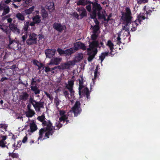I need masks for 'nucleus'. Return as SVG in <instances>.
I'll list each match as a JSON object with an SVG mask.
<instances>
[{
  "label": "nucleus",
  "mask_w": 160,
  "mask_h": 160,
  "mask_svg": "<svg viewBox=\"0 0 160 160\" xmlns=\"http://www.w3.org/2000/svg\"><path fill=\"white\" fill-rule=\"evenodd\" d=\"M47 131L45 130L44 128H42L39 130V136L38 138V140H39L42 139L43 134L45 133V132H46Z\"/></svg>",
  "instance_id": "27"
},
{
  "label": "nucleus",
  "mask_w": 160,
  "mask_h": 160,
  "mask_svg": "<svg viewBox=\"0 0 160 160\" xmlns=\"http://www.w3.org/2000/svg\"><path fill=\"white\" fill-rule=\"evenodd\" d=\"M37 36L36 34L34 33H30L26 41V43L29 46L36 44L37 42Z\"/></svg>",
  "instance_id": "5"
},
{
  "label": "nucleus",
  "mask_w": 160,
  "mask_h": 160,
  "mask_svg": "<svg viewBox=\"0 0 160 160\" xmlns=\"http://www.w3.org/2000/svg\"><path fill=\"white\" fill-rule=\"evenodd\" d=\"M3 32H5L8 36L9 35L10 36V29H8V28H6L5 29Z\"/></svg>",
  "instance_id": "48"
},
{
  "label": "nucleus",
  "mask_w": 160,
  "mask_h": 160,
  "mask_svg": "<svg viewBox=\"0 0 160 160\" xmlns=\"http://www.w3.org/2000/svg\"><path fill=\"white\" fill-rule=\"evenodd\" d=\"M59 115L60 117L64 115L65 114L66 112L64 110H60L59 111Z\"/></svg>",
  "instance_id": "57"
},
{
  "label": "nucleus",
  "mask_w": 160,
  "mask_h": 160,
  "mask_svg": "<svg viewBox=\"0 0 160 160\" xmlns=\"http://www.w3.org/2000/svg\"><path fill=\"white\" fill-rule=\"evenodd\" d=\"M4 72L8 76L10 77L11 76L13 73V70L11 69L10 68H7L6 69L4 70Z\"/></svg>",
  "instance_id": "30"
},
{
  "label": "nucleus",
  "mask_w": 160,
  "mask_h": 160,
  "mask_svg": "<svg viewBox=\"0 0 160 160\" xmlns=\"http://www.w3.org/2000/svg\"><path fill=\"white\" fill-rule=\"evenodd\" d=\"M10 31L14 33L19 34L20 33V30L17 28V26L14 23H10L8 26Z\"/></svg>",
  "instance_id": "11"
},
{
  "label": "nucleus",
  "mask_w": 160,
  "mask_h": 160,
  "mask_svg": "<svg viewBox=\"0 0 160 160\" xmlns=\"http://www.w3.org/2000/svg\"><path fill=\"white\" fill-rule=\"evenodd\" d=\"M7 136H2L0 135V147L4 148L7 147L6 145L7 142L5 141L7 139Z\"/></svg>",
  "instance_id": "13"
},
{
  "label": "nucleus",
  "mask_w": 160,
  "mask_h": 160,
  "mask_svg": "<svg viewBox=\"0 0 160 160\" xmlns=\"http://www.w3.org/2000/svg\"><path fill=\"white\" fill-rule=\"evenodd\" d=\"M137 22H138L137 20H135V21H133L132 25L137 28L138 26V24L137 23Z\"/></svg>",
  "instance_id": "60"
},
{
  "label": "nucleus",
  "mask_w": 160,
  "mask_h": 160,
  "mask_svg": "<svg viewBox=\"0 0 160 160\" xmlns=\"http://www.w3.org/2000/svg\"><path fill=\"white\" fill-rule=\"evenodd\" d=\"M36 101L33 99V98L31 97L29 99V102L32 104V105L34 104Z\"/></svg>",
  "instance_id": "50"
},
{
  "label": "nucleus",
  "mask_w": 160,
  "mask_h": 160,
  "mask_svg": "<svg viewBox=\"0 0 160 160\" xmlns=\"http://www.w3.org/2000/svg\"><path fill=\"white\" fill-rule=\"evenodd\" d=\"M137 19L136 20H137L138 22L140 24L142 22V20L145 19V16L139 15L137 16Z\"/></svg>",
  "instance_id": "37"
},
{
  "label": "nucleus",
  "mask_w": 160,
  "mask_h": 160,
  "mask_svg": "<svg viewBox=\"0 0 160 160\" xmlns=\"http://www.w3.org/2000/svg\"><path fill=\"white\" fill-rule=\"evenodd\" d=\"M36 111L37 112H40L41 108H44V102L40 101H36L33 105Z\"/></svg>",
  "instance_id": "8"
},
{
  "label": "nucleus",
  "mask_w": 160,
  "mask_h": 160,
  "mask_svg": "<svg viewBox=\"0 0 160 160\" xmlns=\"http://www.w3.org/2000/svg\"><path fill=\"white\" fill-rule=\"evenodd\" d=\"M82 58L83 55L82 54H78L75 57V60L77 62L79 61L82 59Z\"/></svg>",
  "instance_id": "45"
},
{
  "label": "nucleus",
  "mask_w": 160,
  "mask_h": 160,
  "mask_svg": "<svg viewBox=\"0 0 160 160\" xmlns=\"http://www.w3.org/2000/svg\"><path fill=\"white\" fill-rule=\"evenodd\" d=\"M80 106L81 103L79 101H76L72 109L75 116H77L78 114H80L82 111Z\"/></svg>",
  "instance_id": "6"
},
{
  "label": "nucleus",
  "mask_w": 160,
  "mask_h": 160,
  "mask_svg": "<svg viewBox=\"0 0 160 160\" xmlns=\"http://www.w3.org/2000/svg\"><path fill=\"white\" fill-rule=\"evenodd\" d=\"M42 125L43 127L42 128L47 131L45 133V137L49 138L50 136L53 134L55 130V127L52 126V123L50 120L45 121L42 123Z\"/></svg>",
  "instance_id": "3"
},
{
  "label": "nucleus",
  "mask_w": 160,
  "mask_h": 160,
  "mask_svg": "<svg viewBox=\"0 0 160 160\" xmlns=\"http://www.w3.org/2000/svg\"><path fill=\"white\" fill-rule=\"evenodd\" d=\"M35 78H36V77H34V78H32L31 80L30 88L31 90L33 92L35 95H37L39 94L40 92V90L38 89L37 86V82H40L41 80L39 79L35 80Z\"/></svg>",
  "instance_id": "4"
},
{
  "label": "nucleus",
  "mask_w": 160,
  "mask_h": 160,
  "mask_svg": "<svg viewBox=\"0 0 160 160\" xmlns=\"http://www.w3.org/2000/svg\"><path fill=\"white\" fill-rule=\"evenodd\" d=\"M82 93L83 94H84L86 96V97L87 99H90V92L88 88L86 87H85L82 91L81 93Z\"/></svg>",
  "instance_id": "17"
},
{
  "label": "nucleus",
  "mask_w": 160,
  "mask_h": 160,
  "mask_svg": "<svg viewBox=\"0 0 160 160\" xmlns=\"http://www.w3.org/2000/svg\"><path fill=\"white\" fill-rule=\"evenodd\" d=\"M39 65L36 64V65L38 67V69H41V68H43V69L45 68V67L44 66V65L42 63L39 62Z\"/></svg>",
  "instance_id": "49"
},
{
  "label": "nucleus",
  "mask_w": 160,
  "mask_h": 160,
  "mask_svg": "<svg viewBox=\"0 0 160 160\" xmlns=\"http://www.w3.org/2000/svg\"><path fill=\"white\" fill-rule=\"evenodd\" d=\"M86 8L88 11L90 12L91 11V5H88L86 7Z\"/></svg>",
  "instance_id": "62"
},
{
  "label": "nucleus",
  "mask_w": 160,
  "mask_h": 160,
  "mask_svg": "<svg viewBox=\"0 0 160 160\" xmlns=\"http://www.w3.org/2000/svg\"><path fill=\"white\" fill-rule=\"evenodd\" d=\"M8 38L9 41L8 47H10L11 45H12V46L14 45L17 46L18 45V42L17 41L12 39L9 35L8 36Z\"/></svg>",
  "instance_id": "20"
},
{
  "label": "nucleus",
  "mask_w": 160,
  "mask_h": 160,
  "mask_svg": "<svg viewBox=\"0 0 160 160\" xmlns=\"http://www.w3.org/2000/svg\"><path fill=\"white\" fill-rule=\"evenodd\" d=\"M120 32H118V37L117 38V44L118 45H120L121 43V38H120Z\"/></svg>",
  "instance_id": "44"
},
{
  "label": "nucleus",
  "mask_w": 160,
  "mask_h": 160,
  "mask_svg": "<svg viewBox=\"0 0 160 160\" xmlns=\"http://www.w3.org/2000/svg\"><path fill=\"white\" fill-rule=\"evenodd\" d=\"M83 77L82 76L81 77V79H79L78 80L79 82V94L80 95H81V91L82 90V89L84 87V86L83 85Z\"/></svg>",
  "instance_id": "18"
},
{
  "label": "nucleus",
  "mask_w": 160,
  "mask_h": 160,
  "mask_svg": "<svg viewBox=\"0 0 160 160\" xmlns=\"http://www.w3.org/2000/svg\"><path fill=\"white\" fill-rule=\"evenodd\" d=\"M3 12L2 14V16H5L6 14L8 13L10 11V9L9 7L8 6H5L3 9Z\"/></svg>",
  "instance_id": "33"
},
{
  "label": "nucleus",
  "mask_w": 160,
  "mask_h": 160,
  "mask_svg": "<svg viewBox=\"0 0 160 160\" xmlns=\"http://www.w3.org/2000/svg\"><path fill=\"white\" fill-rule=\"evenodd\" d=\"M29 26V22L27 21L24 24L23 29L25 32H27L28 28Z\"/></svg>",
  "instance_id": "42"
},
{
  "label": "nucleus",
  "mask_w": 160,
  "mask_h": 160,
  "mask_svg": "<svg viewBox=\"0 0 160 160\" xmlns=\"http://www.w3.org/2000/svg\"><path fill=\"white\" fill-rule=\"evenodd\" d=\"M9 156L13 158H19V155L18 153H9Z\"/></svg>",
  "instance_id": "38"
},
{
  "label": "nucleus",
  "mask_w": 160,
  "mask_h": 160,
  "mask_svg": "<svg viewBox=\"0 0 160 160\" xmlns=\"http://www.w3.org/2000/svg\"><path fill=\"white\" fill-rule=\"evenodd\" d=\"M8 68H10L11 69L13 70V71L14 72V71H15V69L17 67V66L16 64L13 65L12 66H8Z\"/></svg>",
  "instance_id": "52"
},
{
  "label": "nucleus",
  "mask_w": 160,
  "mask_h": 160,
  "mask_svg": "<svg viewBox=\"0 0 160 160\" xmlns=\"http://www.w3.org/2000/svg\"><path fill=\"white\" fill-rule=\"evenodd\" d=\"M41 17L39 15H37L32 17V21H34L36 24H38L41 22Z\"/></svg>",
  "instance_id": "26"
},
{
  "label": "nucleus",
  "mask_w": 160,
  "mask_h": 160,
  "mask_svg": "<svg viewBox=\"0 0 160 160\" xmlns=\"http://www.w3.org/2000/svg\"><path fill=\"white\" fill-rule=\"evenodd\" d=\"M109 52H103L101 53V55L99 56V59L101 60L102 62L104 60L105 57L108 55Z\"/></svg>",
  "instance_id": "31"
},
{
  "label": "nucleus",
  "mask_w": 160,
  "mask_h": 160,
  "mask_svg": "<svg viewBox=\"0 0 160 160\" xmlns=\"http://www.w3.org/2000/svg\"><path fill=\"white\" fill-rule=\"evenodd\" d=\"M34 8L35 7L34 6H32L31 7L29 8V9L25 10L24 11L26 15L31 14L33 11Z\"/></svg>",
  "instance_id": "35"
},
{
  "label": "nucleus",
  "mask_w": 160,
  "mask_h": 160,
  "mask_svg": "<svg viewBox=\"0 0 160 160\" xmlns=\"http://www.w3.org/2000/svg\"><path fill=\"white\" fill-rule=\"evenodd\" d=\"M53 28L59 32H62L66 28L65 25H62L60 23L54 22L53 24Z\"/></svg>",
  "instance_id": "7"
},
{
  "label": "nucleus",
  "mask_w": 160,
  "mask_h": 160,
  "mask_svg": "<svg viewBox=\"0 0 160 160\" xmlns=\"http://www.w3.org/2000/svg\"><path fill=\"white\" fill-rule=\"evenodd\" d=\"M66 88L69 91L71 90H73V86H72L71 85H67L66 86Z\"/></svg>",
  "instance_id": "58"
},
{
  "label": "nucleus",
  "mask_w": 160,
  "mask_h": 160,
  "mask_svg": "<svg viewBox=\"0 0 160 160\" xmlns=\"http://www.w3.org/2000/svg\"><path fill=\"white\" fill-rule=\"evenodd\" d=\"M85 0H79L77 3L78 5H83L84 4Z\"/></svg>",
  "instance_id": "53"
},
{
  "label": "nucleus",
  "mask_w": 160,
  "mask_h": 160,
  "mask_svg": "<svg viewBox=\"0 0 160 160\" xmlns=\"http://www.w3.org/2000/svg\"><path fill=\"white\" fill-rule=\"evenodd\" d=\"M112 17V13H110L109 15L108 16V18L106 19V18L105 20V21H106L107 22H108L109 20H111L110 18Z\"/></svg>",
  "instance_id": "61"
},
{
  "label": "nucleus",
  "mask_w": 160,
  "mask_h": 160,
  "mask_svg": "<svg viewBox=\"0 0 160 160\" xmlns=\"http://www.w3.org/2000/svg\"><path fill=\"white\" fill-rule=\"evenodd\" d=\"M96 1L95 2H92L90 1H88V3L90 4H92V9L95 8H99L100 7H101L100 6V4H98L97 3L98 1L97 0H95Z\"/></svg>",
  "instance_id": "29"
},
{
  "label": "nucleus",
  "mask_w": 160,
  "mask_h": 160,
  "mask_svg": "<svg viewBox=\"0 0 160 160\" xmlns=\"http://www.w3.org/2000/svg\"><path fill=\"white\" fill-rule=\"evenodd\" d=\"M41 15L43 19L46 18L48 16V13L44 8H41Z\"/></svg>",
  "instance_id": "25"
},
{
  "label": "nucleus",
  "mask_w": 160,
  "mask_h": 160,
  "mask_svg": "<svg viewBox=\"0 0 160 160\" xmlns=\"http://www.w3.org/2000/svg\"><path fill=\"white\" fill-rule=\"evenodd\" d=\"M65 54L67 56H69L73 53L74 52L72 48L65 50Z\"/></svg>",
  "instance_id": "36"
},
{
  "label": "nucleus",
  "mask_w": 160,
  "mask_h": 160,
  "mask_svg": "<svg viewBox=\"0 0 160 160\" xmlns=\"http://www.w3.org/2000/svg\"><path fill=\"white\" fill-rule=\"evenodd\" d=\"M45 117L44 115L43 114L41 116H39L37 118V119L40 122L43 123L45 120Z\"/></svg>",
  "instance_id": "39"
},
{
  "label": "nucleus",
  "mask_w": 160,
  "mask_h": 160,
  "mask_svg": "<svg viewBox=\"0 0 160 160\" xmlns=\"http://www.w3.org/2000/svg\"><path fill=\"white\" fill-rule=\"evenodd\" d=\"M77 10L79 12L80 16V18L82 19L83 18L87 16L86 10L83 7L77 8Z\"/></svg>",
  "instance_id": "9"
},
{
  "label": "nucleus",
  "mask_w": 160,
  "mask_h": 160,
  "mask_svg": "<svg viewBox=\"0 0 160 160\" xmlns=\"http://www.w3.org/2000/svg\"><path fill=\"white\" fill-rule=\"evenodd\" d=\"M100 10L102 9V7H100L99 8H95L92 9V12L91 14L90 15V17L91 18L95 19L96 18V17L97 16V10Z\"/></svg>",
  "instance_id": "21"
},
{
  "label": "nucleus",
  "mask_w": 160,
  "mask_h": 160,
  "mask_svg": "<svg viewBox=\"0 0 160 160\" xmlns=\"http://www.w3.org/2000/svg\"><path fill=\"white\" fill-rule=\"evenodd\" d=\"M148 0H138L137 1L138 4H141L142 3H145L148 2Z\"/></svg>",
  "instance_id": "51"
},
{
  "label": "nucleus",
  "mask_w": 160,
  "mask_h": 160,
  "mask_svg": "<svg viewBox=\"0 0 160 160\" xmlns=\"http://www.w3.org/2000/svg\"><path fill=\"white\" fill-rule=\"evenodd\" d=\"M74 46L75 49L76 50H77L79 49L85 50L86 49L84 44L81 42H78L74 43Z\"/></svg>",
  "instance_id": "14"
},
{
  "label": "nucleus",
  "mask_w": 160,
  "mask_h": 160,
  "mask_svg": "<svg viewBox=\"0 0 160 160\" xmlns=\"http://www.w3.org/2000/svg\"><path fill=\"white\" fill-rule=\"evenodd\" d=\"M70 92V95L71 97H74V95L75 92L73 90H71L69 91Z\"/></svg>",
  "instance_id": "63"
},
{
  "label": "nucleus",
  "mask_w": 160,
  "mask_h": 160,
  "mask_svg": "<svg viewBox=\"0 0 160 160\" xmlns=\"http://www.w3.org/2000/svg\"><path fill=\"white\" fill-rule=\"evenodd\" d=\"M61 59L59 58H56L52 59L50 62L49 64L58 65L61 61Z\"/></svg>",
  "instance_id": "22"
},
{
  "label": "nucleus",
  "mask_w": 160,
  "mask_h": 160,
  "mask_svg": "<svg viewBox=\"0 0 160 160\" xmlns=\"http://www.w3.org/2000/svg\"><path fill=\"white\" fill-rule=\"evenodd\" d=\"M107 45H108L109 47L110 48V50L113 49L114 45L110 40H108V41Z\"/></svg>",
  "instance_id": "40"
},
{
  "label": "nucleus",
  "mask_w": 160,
  "mask_h": 160,
  "mask_svg": "<svg viewBox=\"0 0 160 160\" xmlns=\"http://www.w3.org/2000/svg\"><path fill=\"white\" fill-rule=\"evenodd\" d=\"M68 85L73 86L74 81L73 80H69L68 82Z\"/></svg>",
  "instance_id": "59"
},
{
  "label": "nucleus",
  "mask_w": 160,
  "mask_h": 160,
  "mask_svg": "<svg viewBox=\"0 0 160 160\" xmlns=\"http://www.w3.org/2000/svg\"><path fill=\"white\" fill-rule=\"evenodd\" d=\"M99 75V73L98 72H96V71H94V77L93 79H96V78Z\"/></svg>",
  "instance_id": "54"
},
{
  "label": "nucleus",
  "mask_w": 160,
  "mask_h": 160,
  "mask_svg": "<svg viewBox=\"0 0 160 160\" xmlns=\"http://www.w3.org/2000/svg\"><path fill=\"white\" fill-rule=\"evenodd\" d=\"M16 17L19 21H23L25 20L24 15L20 12L16 14Z\"/></svg>",
  "instance_id": "28"
},
{
  "label": "nucleus",
  "mask_w": 160,
  "mask_h": 160,
  "mask_svg": "<svg viewBox=\"0 0 160 160\" xmlns=\"http://www.w3.org/2000/svg\"><path fill=\"white\" fill-rule=\"evenodd\" d=\"M57 51L60 55L65 54V50H63L61 48H58L57 49Z\"/></svg>",
  "instance_id": "47"
},
{
  "label": "nucleus",
  "mask_w": 160,
  "mask_h": 160,
  "mask_svg": "<svg viewBox=\"0 0 160 160\" xmlns=\"http://www.w3.org/2000/svg\"><path fill=\"white\" fill-rule=\"evenodd\" d=\"M45 94L46 95L47 97L48 98L50 101L51 102L52 101L53 99V97L52 95L49 94L47 92H45Z\"/></svg>",
  "instance_id": "46"
},
{
  "label": "nucleus",
  "mask_w": 160,
  "mask_h": 160,
  "mask_svg": "<svg viewBox=\"0 0 160 160\" xmlns=\"http://www.w3.org/2000/svg\"><path fill=\"white\" fill-rule=\"evenodd\" d=\"M29 95L26 92H22L19 96L20 100L23 101H27L29 98Z\"/></svg>",
  "instance_id": "12"
},
{
  "label": "nucleus",
  "mask_w": 160,
  "mask_h": 160,
  "mask_svg": "<svg viewBox=\"0 0 160 160\" xmlns=\"http://www.w3.org/2000/svg\"><path fill=\"white\" fill-rule=\"evenodd\" d=\"M73 16L76 18L77 19H79V15L76 12H74L73 13Z\"/></svg>",
  "instance_id": "55"
},
{
  "label": "nucleus",
  "mask_w": 160,
  "mask_h": 160,
  "mask_svg": "<svg viewBox=\"0 0 160 160\" xmlns=\"http://www.w3.org/2000/svg\"><path fill=\"white\" fill-rule=\"evenodd\" d=\"M68 116L65 114V115L60 117L59 118V121L60 122H62V121L63 122H66V124H67L70 123L69 121V120H68Z\"/></svg>",
  "instance_id": "23"
},
{
  "label": "nucleus",
  "mask_w": 160,
  "mask_h": 160,
  "mask_svg": "<svg viewBox=\"0 0 160 160\" xmlns=\"http://www.w3.org/2000/svg\"><path fill=\"white\" fill-rule=\"evenodd\" d=\"M56 52L55 49H47L45 50V52L46 57L51 58L55 55Z\"/></svg>",
  "instance_id": "10"
},
{
  "label": "nucleus",
  "mask_w": 160,
  "mask_h": 160,
  "mask_svg": "<svg viewBox=\"0 0 160 160\" xmlns=\"http://www.w3.org/2000/svg\"><path fill=\"white\" fill-rule=\"evenodd\" d=\"M98 37L96 33H93L91 35V39L93 41L89 42V48L87 49L89 62L92 61L98 52L97 48L99 47V42L96 40Z\"/></svg>",
  "instance_id": "1"
},
{
  "label": "nucleus",
  "mask_w": 160,
  "mask_h": 160,
  "mask_svg": "<svg viewBox=\"0 0 160 160\" xmlns=\"http://www.w3.org/2000/svg\"><path fill=\"white\" fill-rule=\"evenodd\" d=\"M93 33H96L100 29L99 25H95L92 28Z\"/></svg>",
  "instance_id": "43"
},
{
  "label": "nucleus",
  "mask_w": 160,
  "mask_h": 160,
  "mask_svg": "<svg viewBox=\"0 0 160 160\" xmlns=\"http://www.w3.org/2000/svg\"><path fill=\"white\" fill-rule=\"evenodd\" d=\"M125 12H122L121 19L123 21V24H125V26H122V31L125 30L128 33V35L130 34L129 28L127 27L131 24L132 18L131 10L129 8L126 7L125 9Z\"/></svg>",
  "instance_id": "2"
},
{
  "label": "nucleus",
  "mask_w": 160,
  "mask_h": 160,
  "mask_svg": "<svg viewBox=\"0 0 160 160\" xmlns=\"http://www.w3.org/2000/svg\"><path fill=\"white\" fill-rule=\"evenodd\" d=\"M51 69H52L51 68H50L48 66L46 67H45V72H49L50 71Z\"/></svg>",
  "instance_id": "64"
},
{
  "label": "nucleus",
  "mask_w": 160,
  "mask_h": 160,
  "mask_svg": "<svg viewBox=\"0 0 160 160\" xmlns=\"http://www.w3.org/2000/svg\"><path fill=\"white\" fill-rule=\"evenodd\" d=\"M46 8H47L50 12H52L54 10V7L53 2H50L48 3L46 6Z\"/></svg>",
  "instance_id": "24"
},
{
  "label": "nucleus",
  "mask_w": 160,
  "mask_h": 160,
  "mask_svg": "<svg viewBox=\"0 0 160 160\" xmlns=\"http://www.w3.org/2000/svg\"><path fill=\"white\" fill-rule=\"evenodd\" d=\"M60 122L59 121V122H57L56 123V126L58 128L57 129H58L59 128H60L62 126V124L61 123H60Z\"/></svg>",
  "instance_id": "56"
},
{
  "label": "nucleus",
  "mask_w": 160,
  "mask_h": 160,
  "mask_svg": "<svg viewBox=\"0 0 160 160\" xmlns=\"http://www.w3.org/2000/svg\"><path fill=\"white\" fill-rule=\"evenodd\" d=\"M26 115L28 118H31L35 114V112L33 110H28L26 112Z\"/></svg>",
  "instance_id": "32"
},
{
  "label": "nucleus",
  "mask_w": 160,
  "mask_h": 160,
  "mask_svg": "<svg viewBox=\"0 0 160 160\" xmlns=\"http://www.w3.org/2000/svg\"><path fill=\"white\" fill-rule=\"evenodd\" d=\"M63 93L66 98H68V99H70V97L69 96V93L68 91L63 90Z\"/></svg>",
  "instance_id": "41"
},
{
  "label": "nucleus",
  "mask_w": 160,
  "mask_h": 160,
  "mask_svg": "<svg viewBox=\"0 0 160 160\" xmlns=\"http://www.w3.org/2000/svg\"><path fill=\"white\" fill-rule=\"evenodd\" d=\"M71 64L68 62L61 63L58 66V69L59 70H64L69 68Z\"/></svg>",
  "instance_id": "15"
},
{
  "label": "nucleus",
  "mask_w": 160,
  "mask_h": 160,
  "mask_svg": "<svg viewBox=\"0 0 160 160\" xmlns=\"http://www.w3.org/2000/svg\"><path fill=\"white\" fill-rule=\"evenodd\" d=\"M30 132H33L38 129L37 126L33 121L30 123Z\"/></svg>",
  "instance_id": "16"
},
{
  "label": "nucleus",
  "mask_w": 160,
  "mask_h": 160,
  "mask_svg": "<svg viewBox=\"0 0 160 160\" xmlns=\"http://www.w3.org/2000/svg\"><path fill=\"white\" fill-rule=\"evenodd\" d=\"M101 10L102 9L97 10V14L98 15V19H103L104 20H105V16L103 14V12L101 11Z\"/></svg>",
  "instance_id": "19"
},
{
  "label": "nucleus",
  "mask_w": 160,
  "mask_h": 160,
  "mask_svg": "<svg viewBox=\"0 0 160 160\" xmlns=\"http://www.w3.org/2000/svg\"><path fill=\"white\" fill-rule=\"evenodd\" d=\"M61 101V100H60L58 98L57 95L54 99V102L56 107L57 108H58V106L60 104Z\"/></svg>",
  "instance_id": "34"
}]
</instances>
